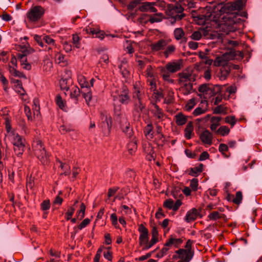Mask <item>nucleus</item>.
<instances>
[{
    "label": "nucleus",
    "mask_w": 262,
    "mask_h": 262,
    "mask_svg": "<svg viewBox=\"0 0 262 262\" xmlns=\"http://www.w3.org/2000/svg\"><path fill=\"white\" fill-rule=\"evenodd\" d=\"M50 208V203L49 200H46L43 201L41 204V208L43 211L49 210Z\"/></svg>",
    "instance_id": "obj_62"
},
{
    "label": "nucleus",
    "mask_w": 262,
    "mask_h": 262,
    "mask_svg": "<svg viewBox=\"0 0 262 262\" xmlns=\"http://www.w3.org/2000/svg\"><path fill=\"white\" fill-rule=\"evenodd\" d=\"M176 47L173 45H170L165 47V50L163 51V55L167 58L169 56L172 55L176 51Z\"/></svg>",
    "instance_id": "obj_26"
},
{
    "label": "nucleus",
    "mask_w": 262,
    "mask_h": 262,
    "mask_svg": "<svg viewBox=\"0 0 262 262\" xmlns=\"http://www.w3.org/2000/svg\"><path fill=\"white\" fill-rule=\"evenodd\" d=\"M6 129L7 133L5 134V138L9 137V135L14 134L15 132L14 130H11V127L10 124L8 121H6Z\"/></svg>",
    "instance_id": "obj_54"
},
{
    "label": "nucleus",
    "mask_w": 262,
    "mask_h": 262,
    "mask_svg": "<svg viewBox=\"0 0 262 262\" xmlns=\"http://www.w3.org/2000/svg\"><path fill=\"white\" fill-rule=\"evenodd\" d=\"M134 110L138 113H141L145 107V105L141 101V99H133Z\"/></svg>",
    "instance_id": "obj_27"
},
{
    "label": "nucleus",
    "mask_w": 262,
    "mask_h": 262,
    "mask_svg": "<svg viewBox=\"0 0 262 262\" xmlns=\"http://www.w3.org/2000/svg\"><path fill=\"white\" fill-rule=\"evenodd\" d=\"M70 79L66 78L61 79L60 81V85L61 89L68 91L69 89V81Z\"/></svg>",
    "instance_id": "obj_41"
},
{
    "label": "nucleus",
    "mask_w": 262,
    "mask_h": 262,
    "mask_svg": "<svg viewBox=\"0 0 262 262\" xmlns=\"http://www.w3.org/2000/svg\"><path fill=\"white\" fill-rule=\"evenodd\" d=\"M183 9L181 7L172 6L169 8L167 15L171 24H174L177 21L181 20L185 16L182 12Z\"/></svg>",
    "instance_id": "obj_5"
},
{
    "label": "nucleus",
    "mask_w": 262,
    "mask_h": 262,
    "mask_svg": "<svg viewBox=\"0 0 262 262\" xmlns=\"http://www.w3.org/2000/svg\"><path fill=\"white\" fill-rule=\"evenodd\" d=\"M168 45V41L164 39H161L156 42L151 43V49L152 51L157 52L165 49Z\"/></svg>",
    "instance_id": "obj_15"
},
{
    "label": "nucleus",
    "mask_w": 262,
    "mask_h": 262,
    "mask_svg": "<svg viewBox=\"0 0 262 262\" xmlns=\"http://www.w3.org/2000/svg\"><path fill=\"white\" fill-rule=\"evenodd\" d=\"M230 72V70L229 69H227L225 68H222L220 70V79L222 80H225L226 79L227 76L229 75Z\"/></svg>",
    "instance_id": "obj_42"
},
{
    "label": "nucleus",
    "mask_w": 262,
    "mask_h": 262,
    "mask_svg": "<svg viewBox=\"0 0 262 262\" xmlns=\"http://www.w3.org/2000/svg\"><path fill=\"white\" fill-rule=\"evenodd\" d=\"M174 117L176 123L179 126H182L185 124L187 122L188 119L187 116H185L180 113L177 114Z\"/></svg>",
    "instance_id": "obj_23"
},
{
    "label": "nucleus",
    "mask_w": 262,
    "mask_h": 262,
    "mask_svg": "<svg viewBox=\"0 0 262 262\" xmlns=\"http://www.w3.org/2000/svg\"><path fill=\"white\" fill-rule=\"evenodd\" d=\"M33 51L34 50L33 49L29 47L28 48L22 49V53L17 54V58L19 60L21 66L28 62L26 56Z\"/></svg>",
    "instance_id": "obj_16"
},
{
    "label": "nucleus",
    "mask_w": 262,
    "mask_h": 262,
    "mask_svg": "<svg viewBox=\"0 0 262 262\" xmlns=\"http://www.w3.org/2000/svg\"><path fill=\"white\" fill-rule=\"evenodd\" d=\"M199 215V212L196 208H192L187 211L185 217V221L190 223L195 220Z\"/></svg>",
    "instance_id": "obj_17"
},
{
    "label": "nucleus",
    "mask_w": 262,
    "mask_h": 262,
    "mask_svg": "<svg viewBox=\"0 0 262 262\" xmlns=\"http://www.w3.org/2000/svg\"><path fill=\"white\" fill-rule=\"evenodd\" d=\"M171 249L169 245L166 242L162 249L157 253L158 258H162L167 254L168 251Z\"/></svg>",
    "instance_id": "obj_30"
},
{
    "label": "nucleus",
    "mask_w": 262,
    "mask_h": 262,
    "mask_svg": "<svg viewBox=\"0 0 262 262\" xmlns=\"http://www.w3.org/2000/svg\"><path fill=\"white\" fill-rule=\"evenodd\" d=\"M237 56L243 57V54L240 51L232 50L229 52L216 56L213 61V65L215 67H225L229 61L234 59Z\"/></svg>",
    "instance_id": "obj_2"
},
{
    "label": "nucleus",
    "mask_w": 262,
    "mask_h": 262,
    "mask_svg": "<svg viewBox=\"0 0 262 262\" xmlns=\"http://www.w3.org/2000/svg\"><path fill=\"white\" fill-rule=\"evenodd\" d=\"M225 121L226 123L230 124L232 126H233L236 123L234 116H227L225 118Z\"/></svg>",
    "instance_id": "obj_61"
},
{
    "label": "nucleus",
    "mask_w": 262,
    "mask_h": 262,
    "mask_svg": "<svg viewBox=\"0 0 262 262\" xmlns=\"http://www.w3.org/2000/svg\"><path fill=\"white\" fill-rule=\"evenodd\" d=\"M243 200V194L241 191H237L236 193L235 197L233 199L232 202L237 205L241 203Z\"/></svg>",
    "instance_id": "obj_49"
},
{
    "label": "nucleus",
    "mask_w": 262,
    "mask_h": 262,
    "mask_svg": "<svg viewBox=\"0 0 262 262\" xmlns=\"http://www.w3.org/2000/svg\"><path fill=\"white\" fill-rule=\"evenodd\" d=\"M163 16L161 13L156 14L153 16H150L148 21L151 24L154 23H159L163 20Z\"/></svg>",
    "instance_id": "obj_38"
},
{
    "label": "nucleus",
    "mask_w": 262,
    "mask_h": 262,
    "mask_svg": "<svg viewBox=\"0 0 262 262\" xmlns=\"http://www.w3.org/2000/svg\"><path fill=\"white\" fill-rule=\"evenodd\" d=\"M119 69L124 77H127L129 75V72L127 69V66H124L123 64L119 66Z\"/></svg>",
    "instance_id": "obj_59"
},
{
    "label": "nucleus",
    "mask_w": 262,
    "mask_h": 262,
    "mask_svg": "<svg viewBox=\"0 0 262 262\" xmlns=\"http://www.w3.org/2000/svg\"><path fill=\"white\" fill-rule=\"evenodd\" d=\"M128 150L129 152L132 155L134 153L137 148V144L136 140L133 139L130 141L127 145Z\"/></svg>",
    "instance_id": "obj_39"
},
{
    "label": "nucleus",
    "mask_w": 262,
    "mask_h": 262,
    "mask_svg": "<svg viewBox=\"0 0 262 262\" xmlns=\"http://www.w3.org/2000/svg\"><path fill=\"white\" fill-rule=\"evenodd\" d=\"M138 9L141 12L150 11V12H156L157 9L153 6V4L150 2H145L140 5Z\"/></svg>",
    "instance_id": "obj_19"
},
{
    "label": "nucleus",
    "mask_w": 262,
    "mask_h": 262,
    "mask_svg": "<svg viewBox=\"0 0 262 262\" xmlns=\"http://www.w3.org/2000/svg\"><path fill=\"white\" fill-rule=\"evenodd\" d=\"M193 130V126L191 122H189L184 130V136L187 139L191 138V134Z\"/></svg>",
    "instance_id": "obj_31"
},
{
    "label": "nucleus",
    "mask_w": 262,
    "mask_h": 262,
    "mask_svg": "<svg viewBox=\"0 0 262 262\" xmlns=\"http://www.w3.org/2000/svg\"><path fill=\"white\" fill-rule=\"evenodd\" d=\"M182 66V60L178 59L168 62L165 65V69L169 72L174 73L180 71L181 69Z\"/></svg>",
    "instance_id": "obj_11"
},
{
    "label": "nucleus",
    "mask_w": 262,
    "mask_h": 262,
    "mask_svg": "<svg viewBox=\"0 0 262 262\" xmlns=\"http://www.w3.org/2000/svg\"><path fill=\"white\" fill-rule=\"evenodd\" d=\"M192 89V85L190 82H189L188 84L186 83L184 84V85L181 89L184 95H188L190 93Z\"/></svg>",
    "instance_id": "obj_47"
},
{
    "label": "nucleus",
    "mask_w": 262,
    "mask_h": 262,
    "mask_svg": "<svg viewBox=\"0 0 262 262\" xmlns=\"http://www.w3.org/2000/svg\"><path fill=\"white\" fill-rule=\"evenodd\" d=\"M56 104L57 105L59 106V107L63 110V111H66V106L64 105V101H63L61 97L59 95H58L57 97H56Z\"/></svg>",
    "instance_id": "obj_50"
},
{
    "label": "nucleus",
    "mask_w": 262,
    "mask_h": 262,
    "mask_svg": "<svg viewBox=\"0 0 262 262\" xmlns=\"http://www.w3.org/2000/svg\"><path fill=\"white\" fill-rule=\"evenodd\" d=\"M43 40L45 41L46 43L50 46H55V40L50 36L45 35L43 36Z\"/></svg>",
    "instance_id": "obj_57"
},
{
    "label": "nucleus",
    "mask_w": 262,
    "mask_h": 262,
    "mask_svg": "<svg viewBox=\"0 0 262 262\" xmlns=\"http://www.w3.org/2000/svg\"><path fill=\"white\" fill-rule=\"evenodd\" d=\"M216 5L206 6L202 14L197 17L199 20L198 23L199 25H203L207 21H216L220 15V12H217L219 10H216Z\"/></svg>",
    "instance_id": "obj_1"
},
{
    "label": "nucleus",
    "mask_w": 262,
    "mask_h": 262,
    "mask_svg": "<svg viewBox=\"0 0 262 262\" xmlns=\"http://www.w3.org/2000/svg\"><path fill=\"white\" fill-rule=\"evenodd\" d=\"M134 92L133 93V99H141L142 96V92L141 89L142 88L140 86V83H135L134 84Z\"/></svg>",
    "instance_id": "obj_22"
},
{
    "label": "nucleus",
    "mask_w": 262,
    "mask_h": 262,
    "mask_svg": "<svg viewBox=\"0 0 262 262\" xmlns=\"http://www.w3.org/2000/svg\"><path fill=\"white\" fill-rule=\"evenodd\" d=\"M173 201L171 199L166 200L163 203V206L169 209H172L173 208Z\"/></svg>",
    "instance_id": "obj_64"
},
{
    "label": "nucleus",
    "mask_w": 262,
    "mask_h": 262,
    "mask_svg": "<svg viewBox=\"0 0 262 262\" xmlns=\"http://www.w3.org/2000/svg\"><path fill=\"white\" fill-rule=\"evenodd\" d=\"M112 120L110 115L107 113H102L101 114V123L99 125L102 130L109 134L112 128Z\"/></svg>",
    "instance_id": "obj_8"
},
{
    "label": "nucleus",
    "mask_w": 262,
    "mask_h": 262,
    "mask_svg": "<svg viewBox=\"0 0 262 262\" xmlns=\"http://www.w3.org/2000/svg\"><path fill=\"white\" fill-rule=\"evenodd\" d=\"M81 92L82 94L85 101L87 102H90L92 99V95L91 92L89 90V88L81 90Z\"/></svg>",
    "instance_id": "obj_40"
},
{
    "label": "nucleus",
    "mask_w": 262,
    "mask_h": 262,
    "mask_svg": "<svg viewBox=\"0 0 262 262\" xmlns=\"http://www.w3.org/2000/svg\"><path fill=\"white\" fill-rule=\"evenodd\" d=\"M85 206L83 203H81L79 210L77 212V217L78 219H82L85 215Z\"/></svg>",
    "instance_id": "obj_45"
},
{
    "label": "nucleus",
    "mask_w": 262,
    "mask_h": 262,
    "mask_svg": "<svg viewBox=\"0 0 262 262\" xmlns=\"http://www.w3.org/2000/svg\"><path fill=\"white\" fill-rule=\"evenodd\" d=\"M138 231L140 233L139 244L140 245H145L149 241L148 230L143 224H140Z\"/></svg>",
    "instance_id": "obj_12"
},
{
    "label": "nucleus",
    "mask_w": 262,
    "mask_h": 262,
    "mask_svg": "<svg viewBox=\"0 0 262 262\" xmlns=\"http://www.w3.org/2000/svg\"><path fill=\"white\" fill-rule=\"evenodd\" d=\"M204 32V30H198L195 31L193 32L191 35L190 36V37L192 39L194 40H199L202 36V33Z\"/></svg>",
    "instance_id": "obj_46"
},
{
    "label": "nucleus",
    "mask_w": 262,
    "mask_h": 262,
    "mask_svg": "<svg viewBox=\"0 0 262 262\" xmlns=\"http://www.w3.org/2000/svg\"><path fill=\"white\" fill-rule=\"evenodd\" d=\"M174 38L177 40H182L183 42L187 41V38L185 36V32L181 28H177L173 32Z\"/></svg>",
    "instance_id": "obj_20"
},
{
    "label": "nucleus",
    "mask_w": 262,
    "mask_h": 262,
    "mask_svg": "<svg viewBox=\"0 0 262 262\" xmlns=\"http://www.w3.org/2000/svg\"><path fill=\"white\" fill-rule=\"evenodd\" d=\"M150 111L154 117L158 119L159 121H162L164 119L165 114L163 110L156 103H153Z\"/></svg>",
    "instance_id": "obj_14"
},
{
    "label": "nucleus",
    "mask_w": 262,
    "mask_h": 262,
    "mask_svg": "<svg viewBox=\"0 0 262 262\" xmlns=\"http://www.w3.org/2000/svg\"><path fill=\"white\" fill-rule=\"evenodd\" d=\"M9 71L10 73L14 76L21 77L24 76V74L17 71L14 67H10Z\"/></svg>",
    "instance_id": "obj_58"
},
{
    "label": "nucleus",
    "mask_w": 262,
    "mask_h": 262,
    "mask_svg": "<svg viewBox=\"0 0 262 262\" xmlns=\"http://www.w3.org/2000/svg\"><path fill=\"white\" fill-rule=\"evenodd\" d=\"M80 91L79 88L74 85L70 89V96L72 98L77 99L80 96Z\"/></svg>",
    "instance_id": "obj_34"
},
{
    "label": "nucleus",
    "mask_w": 262,
    "mask_h": 262,
    "mask_svg": "<svg viewBox=\"0 0 262 262\" xmlns=\"http://www.w3.org/2000/svg\"><path fill=\"white\" fill-rule=\"evenodd\" d=\"M78 203V201H76L74 204L73 206H71L68 209L67 212L66 213V218L67 220H69L71 219L72 216L73 215V213L75 211L74 206L76 205Z\"/></svg>",
    "instance_id": "obj_44"
},
{
    "label": "nucleus",
    "mask_w": 262,
    "mask_h": 262,
    "mask_svg": "<svg viewBox=\"0 0 262 262\" xmlns=\"http://www.w3.org/2000/svg\"><path fill=\"white\" fill-rule=\"evenodd\" d=\"M221 120L222 118L218 116H212L210 118V122L211 124L210 128L212 132H214L215 134L217 130V128L220 125Z\"/></svg>",
    "instance_id": "obj_18"
},
{
    "label": "nucleus",
    "mask_w": 262,
    "mask_h": 262,
    "mask_svg": "<svg viewBox=\"0 0 262 262\" xmlns=\"http://www.w3.org/2000/svg\"><path fill=\"white\" fill-rule=\"evenodd\" d=\"M198 186V180L193 178L190 181V187L193 191H196Z\"/></svg>",
    "instance_id": "obj_60"
},
{
    "label": "nucleus",
    "mask_w": 262,
    "mask_h": 262,
    "mask_svg": "<svg viewBox=\"0 0 262 262\" xmlns=\"http://www.w3.org/2000/svg\"><path fill=\"white\" fill-rule=\"evenodd\" d=\"M16 82L18 83V84L15 86V91L23 97V99L26 100V95L25 93V91L23 88L22 84L20 83V81L19 80H17Z\"/></svg>",
    "instance_id": "obj_33"
},
{
    "label": "nucleus",
    "mask_w": 262,
    "mask_h": 262,
    "mask_svg": "<svg viewBox=\"0 0 262 262\" xmlns=\"http://www.w3.org/2000/svg\"><path fill=\"white\" fill-rule=\"evenodd\" d=\"M77 79L82 90L87 89L89 87L90 84L83 76L81 75H78Z\"/></svg>",
    "instance_id": "obj_32"
},
{
    "label": "nucleus",
    "mask_w": 262,
    "mask_h": 262,
    "mask_svg": "<svg viewBox=\"0 0 262 262\" xmlns=\"http://www.w3.org/2000/svg\"><path fill=\"white\" fill-rule=\"evenodd\" d=\"M209 84H203L199 86L198 91L200 94H198L200 97L203 100L201 101L202 106L205 105L206 107L207 106L208 102L207 99L209 97Z\"/></svg>",
    "instance_id": "obj_9"
},
{
    "label": "nucleus",
    "mask_w": 262,
    "mask_h": 262,
    "mask_svg": "<svg viewBox=\"0 0 262 262\" xmlns=\"http://www.w3.org/2000/svg\"><path fill=\"white\" fill-rule=\"evenodd\" d=\"M228 146L225 144H221L219 145V150L222 153L223 155L225 158H228L229 156L227 155L225 152L228 151Z\"/></svg>",
    "instance_id": "obj_52"
},
{
    "label": "nucleus",
    "mask_w": 262,
    "mask_h": 262,
    "mask_svg": "<svg viewBox=\"0 0 262 262\" xmlns=\"http://www.w3.org/2000/svg\"><path fill=\"white\" fill-rule=\"evenodd\" d=\"M221 90V85L210 84L209 98L220 94Z\"/></svg>",
    "instance_id": "obj_24"
},
{
    "label": "nucleus",
    "mask_w": 262,
    "mask_h": 262,
    "mask_svg": "<svg viewBox=\"0 0 262 262\" xmlns=\"http://www.w3.org/2000/svg\"><path fill=\"white\" fill-rule=\"evenodd\" d=\"M193 256V252L191 250L180 249L175 252L173 258L179 259L180 260L178 262H189Z\"/></svg>",
    "instance_id": "obj_7"
},
{
    "label": "nucleus",
    "mask_w": 262,
    "mask_h": 262,
    "mask_svg": "<svg viewBox=\"0 0 262 262\" xmlns=\"http://www.w3.org/2000/svg\"><path fill=\"white\" fill-rule=\"evenodd\" d=\"M33 147L35 155L38 159L43 164H47L48 161L49 156L47 154L42 142L40 140H37L33 143Z\"/></svg>",
    "instance_id": "obj_4"
},
{
    "label": "nucleus",
    "mask_w": 262,
    "mask_h": 262,
    "mask_svg": "<svg viewBox=\"0 0 262 262\" xmlns=\"http://www.w3.org/2000/svg\"><path fill=\"white\" fill-rule=\"evenodd\" d=\"M145 72L147 79L155 78L153 70L151 66L147 67Z\"/></svg>",
    "instance_id": "obj_56"
},
{
    "label": "nucleus",
    "mask_w": 262,
    "mask_h": 262,
    "mask_svg": "<svg viewBox=\"0 0 262 262\" xmlns=\"http://www.w3.org/2000/svg\"><path fill=\"white\" fill-rule=\"evenodd\" d=\"M114 101H118L122 104H127L130 101V97L128 89L124 86L120 92L116 95L113 96Z\"/></svg>",
    "instance_id": "obj_10"
},
{
    "label": "nucleus",
    "mask_w": 262,
    "mask_h": 262,
    "mask_svg": "<svg viewBox=\"0 0 262 262\" xmlns=\"http://www.w3.org/2000/svg\"><path fill=\"white\" fill-rule=\"evenodd\" d=\"M196 104V99L194 98L190 99L185 105L186 110L190 111Z\"/></svg>",
    "instance_id": "obj_51"
},
{
    "label": "nucleus",
    "mask_w": 262,
    "mask_h": 262,
    "mask_svg": "<svg viewBox=\"0 0 262 262\" xmlns=\"http://www.w3.org/2000/svg\"><path fill=\"white\" fill-rule=\"evenodd\" d=\"M208 217L210 220L215 221L220 219V213L217 211H214L210 213Z\"/></svg>",
    "instance_id": "obj_63"
},
{
    "label": "nucleus",
    "mask_w": 262,
    "mask_h": 262,
    "mask_svg": "<svg viewBox=\"0 0 262 262\" xmlns=\"http://www.w3.org/2000/svg\"><path fill=\"white\" fill-rule=\"evenodd\" d=\"M98 30L99 28H93L91 26H88L84 29V31H85L86 34L95 36L97 32L98 31Z\"/></svg>",
    "instance_id": "obj_48"
},
{
    "label": "nucleus",
    "mask_w": 262,
    "mask_h": 262,
    "mask_svg": "<svg viewBox=\"0 0 262 262\" xmlns=\"http://www.w3.org/2000/svg\"><path fill=\"white\" fill-rule=\"evenodd\" d=\"M203 164H200L199 166L191 168L190 174L192 176H195L203 171Z\"/></svg>",
    "instance_id": "obj_43"
},
{
    "label": "nucleus",
    "mask_w": 262,
    "mask_h": 262,
    "mask_svg": "<svg viewBox=\"0 0 262 262\" xmlns=\"http://www.w3.org/2000/svg\"><path fill=\"white\" fill-rule=\"evenodd\" d=\"M73 44L76 48H80L81 47V43L80 42V38L77 34L73 35L72 37Z\"/></svg>",
    "instance_id": "obj_55"
},
{
    "label": "nucleus",
    "mask_w": 262,
    "mask_h": 262,
    "mask_svg": "<svg viewBox=\"0 0 262 262\" xmlns=\"http://www.w3.org/2000/svg\"><path fill=\"white\" fill-rule=\"evenodd\" d=\"M230 133V129L227 126H221L217 129L215 134H219L222 136L228 135Z\"/></svg>",
    "instance_id": "obj_37"
},
{
    "label": "nucleus",
    "mask_w": 262,
    "mask_h": 262,
    "mask_svg": "<svg viewBox=\"0 0 262 262\" xmlns=\"http://www.w3.org/2000/svg\"><path fill=\"white\" fill-rule=\"evenodd\" d=\"M166 242L168 243L171 248L172 247L178 248L182 244L183 240L181 238H176L172 235H170L166 240Z\"/></svg>",
    "instance_id": "obj_21"
},
{
    "label": "nucleus",
    "mask_w": 262,
    "mask_h": 262,
    "mask_svg": "<svg viewBox=\"0 0 262 262\" xmlns=\"http://www.w3.org/2000/svg\"><path fill=\"white\" fill-rule=\"evenodd\" d=\"M180 76L182 82H191L194 80L193 76L188 72H182Z\"/></svg>",
    "instance_id": "obj_29"
},
{
    "label": "nucleus",
    "mask_w": 262,
    "mask_h": 262,
    "mask_svg": "<svg viewBox=\"0 0 262 262\" xmlns=\"http://www.w3.org/2000/svg\"><path fill=\"white\" fill-rule=\"evenodd\" d=\"M158 242V237L152 236V238L149 242H147V244H145L144 249H148L154 246L156 243Z\"/></svg>",
    "instance_id": "obj_53"
},
{
    "label": "nucleus",
    "mask_w": 262,
    "mask_h": 262,
    "mask_svg": "<svg viewBox=\"0 0 262 262\" xmlns=\"http://www.w3.org/2000/svg\"><path fill=\"white\" fill-rule=\"evenodd\" d=\"M228 108L224 105H220L214 107L213 110V113L214 114H228Z\"/></svg>",
    "instance_id": "obj_28"
},
{
    "label": "nucleus",
    "mask_w": 262,
    "mask_h": 262,
    "mask_svg": "<svg viewBox=\"0 0 262 262\" xmlns=\"http://www.w3.org/2000/svg\"><path fill=\"white\" fill-rule=\"evenodd\" d=\"M53 68V63L49 59H46L43 61L42 69L43 72L48 73L51 71Z\"/></svg>",
    "instance_id": "obj_36"
},
{
    "label": "nucleus",
    "mask_w": 262,
    "mask_h": 262,
    "mask_svg": "<svg viewBox=\"0 0 262 262\" xmlns=\"http://www.w3.org/2000/svg\"><path fill=\"white\" fill-rule=\"evenodd\" d=\"M17 123L22 134L25 135H28L29 134V129L24 119L21 118L19 119Z\"/></svg>",
    "instance_id": "obj_25"
},
{
    "label": "nucleus",
    "mask_w": 262,
    "mask_h": 262,
    "mask_svg": "<svg viewBox=\"0 0 262 262\" xmlns=\"http://www.w3.org/2000/svg\"><path fill=\"white\" fill-rule=\"evenodd\" d=\"M200 139L203 144L211 145L212 144L213 135L208 130L205 129L200 134Z\"/></svg>",
    "instance_id": "obj_13"
},
{
    "label": "nucleus",
    "mask_w": 262,
    "mask_h": 262,
    "mask_svg": "<svg viewBox=\"0 0 262 262\" xmlns=\"http://www.w3.org/2000/svg\"><path fill=\"white\" fill-rule=\"evenodd\" d=\"M45 13V9L40 6L32 7L28 11L27 17L28 19L33 22L38 21Z\"/></svg>",
    "instance_id": "obj_6"
},
{
    "label": "nucleus",
    "mask_w": 262,
    "mask_h": 262,
    "mask_svg": "<svg viewBox=\"0 0 262 262\" xmlns=\"http://www.w3.org/2000/svg\"><path fill=\"white\" fill-rule=\"evenodd\" d=\"M152 129L153 127L151 124H147L145 127L144 133L147 139H152L153 138Z\"/></svg>",
    "instance_id": "obj_35"
},
{
    "label": "nucleus",
    "mask_w": 262,
    "mask_h": 262,
    "mask_svg": "<svg viewBox=\"0 0 262 262\" xmlns=\"http://www.w3.org/2000/svg\"><path fill=\"white\" fill-rule=\"evenodd\" d=\"M7 139L10 141L14 146V150L17 156H21L25 148V143L23 141V139L18 133H15L14 134L9 135Z\"/></svg>",
    "instance_id": "obj_3"
}]
</instances>
